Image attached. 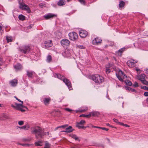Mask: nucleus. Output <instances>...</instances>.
I'll use <instances>...</instances> for the list:
<instances>
[{
  "label": "nucleus",
  "mask_w": 148,
  "mask_h": 148,
  "mask_svg": "<svg viewBox=\"0 0 148 148\" xmlns=\"http://www.w3.org/2000/svg\"><path fill=\"white\" fill-rule=\"evenodd\" d=\"M51 98L50 97L45 98L43 100L44 103L45 105L49 104Z\"/></svg>",
  "instance_id": "nucleus-20"
},
{
  "label": "nucleus",
  "mask_w": 148,
  "mask_h": 148,
  "mask_svg": "<svg viewBox=\"0 0 148 148\" xmlns=\"http://www.w3.org/2000/svg\"><path fill=\"white\" fill-rule=\"evenodd\" d=\"M127 82L126 83V84L127 85L129 86H131L132 85V83L131 82L129 81H127Z\"/></svg>",
  "instance_id": "nucleus-43"
},
{
  "label": "nucleus",
  "mask_w": 148,
  "mask_h": 148,
  "mask_svg": "<svg viewBox=\"0 0 148 148\" xmlns=\"http://www.w3.org/2000/svg\"><path fill=\"white\" fill-rule=\"evenodd\" d=\"M3 107V105L0 104V107Z\"/></svg>",
  "instance_id": "nucleus-63"
},
{
  "label": "nucleus",
  "mask_w": 148,
  "mask_h": 148,
  "mask_svg": "<svg viewBox=\"0 0 148 148\" xmlns=\"http://www.w3.org/2000/svg\"><path fill=\"white\" fill-rule=\"evenodd\" d=\"M91 116V114H89L88 115H86L84 114H82L80 115V117H84L86 118H90Z\"/></svg>",
  "instance_id": "nucleus-33"
},
{
  "label": "nucleus",
  "mask_w": 148,
  "mask_h": 148,
  "mask_svg": "<svg viewBox=\"0 0 148 148\" xmlns=\"http://www.w3.org/2000/svg\"><path fill=\"white\" fill-rule=\"evenodd\" d=\"M146 101H147V103L148 104V98H147V99H146Z\"/></svg>",
  "instance_id": "nucleus-62"
},
{
  "label": "nucleus",
  "mask_w": 148,
  "mask_h": 148,
  "mask_svg": "<svg viewBox=\"0 0 148 148\" xmlns=\"http://www.w3.org/2000/svg\"><path fill=\"white\" fill-rule=\"evenodd\" d=\"M17 100L19 102L21 103V104H18L17 103H15L14 105H12V106L16 109L17 110L21 111L22 112H24L25 111V110L23 109V108H25V107L23 105V102L21 101L20 100L18 99L16 97H15Z\"/></svg>",
  "instance_id": "nucleus-3"
},
{
  "label": "nucleus",
  "mask_w": 148,
  "mask_h": 148,
  "mask_svg": "<svg viewBox=\"0 0 148 148\" xmlns=\"http://www.w3.org/2000/svg\"><path fill=\"white\" fill-rule=\"evenodd\" d=\"M65 110L68 112H71V111H72V110L71 109H70L69 108H66L65 109Z\"/></svg>",
  "instance_id": "nucleus-46"
},
{
  "label": "nucleus",
  "mask_w": 148,
  "mask_h": 148,
  "mask_svg": "<svg viewBox=\"0 0 148 148\" xmlns=\"http://www.w3.org/2000/svg\"><path fill=\"white\" fill-rule=\"evenodd\" d=\"M17 144L19 145H21L23 146H25V145H28V144H22L20 143H18Z\"/></svg>",
  "instance_id": "nucleus-47"
},
{
  "label": "nucleus",
  "mask_w": 148,
  "mask_h": 148,
  "mask_svg": "<svg viewBox=\"0 0 148 148\" xmlns=\"http://www.w3.org/2000/svg\"><path fill=\"white\" fill-rule=\"evenodd\" d=\"M88 108L86 107H83L82 109H79V110H77L76 111V113L78 112H83L87 111L88 110Z\"/></svg>",
  "instance_id": "nucleus-19"
},
{
  "label": "nucleus",
  "mask_w": 148,
  "mask_h": 148,
  "mask_svg": "<svg viewBox=\"0 0 148 148\" xmlns=\"http://www.w3.org/2000/svg\"><path fill=\"white\" fill-rule=\"evenodd\" d=\"M136 71L138 72L139 71H140V70L139 69H136Z\"/></svg>",
  "instance_id": "nucleus-57"
},
{
  "label": "nucleus",
  "mask_w": 148,
  "mask_h": 148,
  "mask_svg": "<svg viewBox=\"0 0 148 148\" xmlns=\"http://www.w3.org/2000/svg\"><path fill=\"white\" fill-rule=\"evenodd\" d=\"M116 74L118 79L121 81L123 82V79L127 78V76L121 70H119Z\"/></svg>",
  "instance_id": "nucleus-5"
},
{
  "label": "nucleus",
  "mask_w": 148,
  "mask_h": 148,
  "mask_svg": "<svg viewBox=\"0 0 148 148\" xmlns=\"http://www.w3.org/2000/svg\"><path fill=\"white\" fill-rule=\"evenodd\" d=\"M144 95L145 96H148V92H144Z\"/></svg>",
  "instance_id": "nucleus-49"
},
{
  "label": "nucleus",
  "mask_w": 148,
  "mask_h": 148,
  "mask_svg": "<svg viewBox=\"0 0 148 148\" xmlns=\"http://www.w3.org/2000/svg\"><path fill=\"white\" fill-rule=\"evenodd\" d=\"M106 72L107 73H109L111 71V70L109 69L108 67H106Z\"/></svg>",
  "instance_id": "nucleus-36"
},
{
  "label": "nucleus",
  "mask_w": 148,
  "mask_h": 148,
  "mask_svg": "<svg viewBox=\"0 0 148 148\" xmlns=\"http://www.w3.org/2000/svg\"><path fill=\"white\" fill-rule=\"evenodd\" d=\"M6 39L7 40V42L8 43L9 42V37L8 36L6 37Z\"/></svg>",
  "instance_id": "nucleus-52"
},
{
  "label": "nucleus",
  "mask_w": 148,
  "mask_h": 148,
  "mask_svg": "<svg viewBox=\"0 0 148 148\" xmlns=\"http://www.w3.org/2000/svg\"><path fill=\"white\" fill-rule=\"evenodd\" d=\"M119 124H120L121 125H124V124L123 123H120V122H119Z\"/></svg>",
  "instance_id": "nucleus-54"
},
{
  "label": "nucleus",
  "mask_w": 148,
  "mask_h": 148,
  "mask_svg": "<svg viewBox=\"0 0 148 148\" xmlns=\"http://www.w3.org/2000/svg\"><path fill=\"white\" fill-rule=\"evenodd\" d=\"M69 39L72 40L74 41L77 40L78 38V35L75 32H71L69 34Z\"/></svg>",
  "instance_id": "nucleus-6"
},
{
  "label": "nucleus",
  "mask_w": 148,
  "mask_h": 148,
  "mask_svg": "<svg viewBox=\"0 0 148 148\" xmlns=\"http://www.w3.org/2000/svg\"><path fill=\"white\" fill-rule=\"evenodd\" d=\"M78 1L82 4L83 5L85 4V1L84 0H78Z\"/></svg>",
  "instance_id": "nucleus-40"
},
{
  "label": "nucleus",
  "mask_w": 148,
  "mask_h": 148,
  "mask_svg": "<svg viewBox=\"0 0 148 148\" xmlns=\"http://www.w3.org/2000/svg\"><path fill=\"white\" fill-rule=\"evenodd\" d=\"M113 120L116 123L118 124H119V122L118 121L117 119H113Z\"/></svg>",
  "instance_id": "nucleus-45"
},
{
  "label": "nucleus",
  "mask_w": 148,
  "mask_h": 148,
  "mask_svg": "<svg viewBox=\"0 0 148 148\" xmlns=\"http://www.w3.org/2000/svg\"><path fill=\"white\" fill-rule=\"evenodd\" d=\"M18 127L20 129H23L25 130H28L29 128V125L28 124H27L23 126L19 127Z\"/></svg>",
  "instance_id": "nucleus-24"
},
{
  "label": "nucleus",
  "mask_w": 148,
  "mask_h": 148,
  "mask_svg": "<svg viewBox=\"0 0 148 148\" xmlns=\"http://www.w3.org/2000/svg\"><path fill=\"white\" fill-rule=\"evenodd\" d=\"M79 35L81 37L85 38L87 35L88 33L85 30H81L79 32Z\"/></svg>",
  "instance_id": "nucleus-14"
},
{
  "label": "nucleus",
  "mask_w": 148,
  "mask_h": 148,
  "mask_svg": "<svg viewBox=\"0 0 148 148\" xmlns=\"http://www.w3.org/2000/svg\"><path fill=\"white\" fill-rule=\"evenodd\" d=\"M14 68L16 71H21L23 68L22 66L19 63H17L14 65Z\"/></svg>",
  "instance_id": "nucleus-12"
},
{
  "label": "nucleus",
  "mask_w": 148,
  "mask_h": 148,
  "mask_svg": "<svg viewBox=\"0 0 148 148\" xmlns=\"http://www.w3.org/2000/svg\"><path fill=\"white\" fill-rule=\"evenodd\" d=\"M126 89L127 90H128L129 91H132V92H135L136 91V90H135L134 89H132L131 88H130V87H128Z\"/></svg>",
  "instance_id": "nucleus-37"
},
{
  "label": "nucleus",
  "mask_w": 148,
  "mask_h": 148,
  "mask_svg": "<svg viewBox=\"0 0 148 148\" xmlns=\"http://www.w3.org/2000/svg\"><path fill=\"white\" fill-rule=\"evenodd\" d=\"M102 42V40L99 38L97 37L95 38L92 41V44L95 45H97L100 44Z\"/></svg>",
  "instance_id": "nucleus-11"
},
{
  "label": "nucleus",
  "mask_w": 148,
  "mask_h": 148,
  "mask_svg": "<svg viewBox=\"0 0 148 148\" xmlns=\"http://www.w3.org/2000/svg\"><path fill=\"white\" fill-rule=\"evenodd\" d=\"M85 123V121L84 120H82L79 122L77 123L81 125H84V124Z\"/></svg>",
  "instance_id": "nucleus-35"
},
{
  "label": "nucleus",
  "mask_w": 148,
  "mask_h": 148,
  "mask_svg": "<svg viewBox=\"0 0 148 148\" xmlns=\"http://www.w3.org/2000/svg\"><path fill=\"white\" fill-rule=\"evenodd\" d=\"M73 130V129L72 128V127L70 126L66 128V130L63 131L62 132H63L70 133L72 132Z\"/></svg>",
  "instance_id": "nucleus-22"
},
{
  "label": "nucleus",
  "mask_w": 148,
  "mask_h": 148,
  "mask_svg": "<svg viewBox=\"0 0 148 148\" xmlns=\"http://www.w3.org/2000/svg\"><path fill=\"white\" fill-rule=\"evenodd\" d=\"M3 64V61L2 59L0 58V66L1 65Z\"/></svg>",
  "instance_id": "nucleus-50"
},
{
  "label": "nucleus",
  "mask_w": 148,
  "mask_h": 148,
  "mask_svg": "<svg viewBox=\"0 0 148 148\" xmlns=\"http://www.w3.org/2000/svg\"><path fill=\"white\" fill-rule=\"evenodd\" d=\"M137 62L133 60H128L127 63V65L130 67H133L135 66V64Z\"/></svg>",
  "instance_id": "nucleus-9"
},
{
  "label": "nucleus",
  "mask_w": 148,
  "mask_h": 148,
  "mask_svg": "<svg viewBox=\"0 0 148 148\" xmlns=\"http://www.w3.org/2000/svg\"><path fill=\"white\" fill-rule=\"evenodd\" d=\"M39 6L41 8H42L43 6H45V4L42 3H40L39 4Z\"/></svg>",
  "instance_id": "nucleus-41"
},
{
  "label": "nucleus",
  "mask_w": 148,
  "mask_h": 148,
  "mask_svg": "<svg viewBox=\"0 0 148 148\" xmlns=\"http://www.w3.org/2000/svg\"><path fill=\"white\" fill-rule=\"evenodd\" d=\"M42 142L41 141H39L38 142H36L35 143V145L36 146H41L42 145L41 144L42 143Z\"/></svg>",
  "instance_id": "nucleus-31"
},
{
  "label": "nucleus",
  "mask_w": 148,
  "mask_h": 148,
  "mask_svg": "<svg viewBox=\"0 0 148 148\" xmlns=\"http://www.w3.org/2000/svg\"><path fill=\"white\" fill-rule=\"evenodd\" d=\"M50 146L51 145L47 141L45 142L44 148H50Z\"/></svg>",
  "instance_id": "nucleus-32"
},
{
  "label": "nucleus",
  "mask_w": 148,
  "mask_h": 148,
  "mask_svg": "<svg viewBox=\"0 0 148 148\" xmlns=\"http://www.w3.org/2000/svg\"><path fill=\"white\" fill-rule=\"evenodd\" d=\"M100 129H102V130H105L106 131H108V129L106 128L105 127H100Z\"/></svg>",
  "instance_id": "nucleus-44"
},
{
  "label": "nucleus",
  "mask_w": 148,
  "mask_h": 148,
  "mask_svg": "<svg viewBox=\"0 0 148 148\" xmlns=\"http://www.w3.org/2000/svg\"><path fill=\"white\" fill-rule=\"evenodd\" d=\"M142 82L144 84L147 85H148V82L145 80V79H144V80H142Z\"/></svg>",
  "instance_id": "nucleus-38"
},
{
  "label": "nucleus",
  "mask_w": 148,
  "mask_h": 148,
  "mask_svg": "<svg viewBox=\"0 0 148 148\" xmlns=\"http://www.w3.org/2000/svg\"><path fill=\"white\" fill-rule=\"evenodd\" d=\"M12 40L11 39L10 37V42H12Z\"/></svg>",
  "instance_id": "nucleus-64"
},
{
  "label": "nucleus",
  "mask_w": 148,
  "mask_h": 148,
  "mask_svg": "<svg viewBox=\"0 0 148 148\" xmlns=\"http://www.w3.org/2000/svg\"><path fill=\"white\" fill-rule=\"evenodd\" d=\"M18 18L20 20L22 21L25 19V16L22 14L19 15Z\"/></svg>",
  "instance_id": "nucleus-30"
},
{
  "label": "nucleus",
  "mask_w": 148,
  "mask_h": 148,
  "mask_svg": "<svg viewBox=\"0 0 148 148\" xmlns=\"http://www.w3.org/2000/svg\"><path fill=\"white\" fill-rule=\"evenodd\" d=\"M91 78L95 83L99 84L101 83L103 81V77L98 74L92 75Z\"/></svg>",
  "instance_id": "nucleus-4"
},
{
  "label": "nucleus",
  "mask_w": 148,
  "mask_h": 148,
  "mask_svg": "<svg viewBox=\"0 0 148 148\" xmlns=\"http://www.w3.org/2000/svg\"><path fill=\"white\" fill-rule=\"evenodd\" d=\"M66 1L64 0H60L57 3V5L59 6H63L65 5Z\"/></svg>",
  "instance_id": "nucleus-21"
},
{
  "label": "nucleus",
  "mask_w": 148,
  "mask_h": 148,
  "mask_svg": "<svg viewBox=\"0 0 148 148\" xmlns=\"http://www.w3.org/2000/svg\"><path fill=\"white\" fill-rule=\"evenodd\" d=\"M56 15L51 13H49L47 15L44 16V17L47 20L53 18L54 17H56Z\"/></svg>",
  "instance_id": "nucleus-13"
},
{
  "label": "nucleus",
  "mask_w": 148,
  "mask_h": 148,
  "mask_svg": "<svg viewBox=\"0 0 148 148\" xmlns=\"http://www.w3.org/2000/svg\"><path fill=\"white\" fill-rule=\"evenodd\" d=\"M31 132L33 134L35 135L36 138H42L45 135L49 134V132H45L42 128L38 126H34L31 128Z\"/></svg>",
  "instance_id": "nucleus-1"
},
{
  "label": "nucleus",
  "mask_w": 148,
  "mask_h": 148,
  "mask_svg": "<svg viewBox=\"0 0 148 148\" xmlns=\"http://www.w3.org/2000/svg\"><path fill=\"white\" fill-rule=\"evenodd\" d=\"M90 114H91V116H98L99 114V112L97 111L95 112H93L90 113Z\"/></svg>",
  "instance_id": "nucleus-25"
},
{
  "label": "nucleus",
  "mask_w": 148,
  "mask_h": 148,
  "mask_svg": "<svg viewBox=\"0 0 148 148\" xmlns=\"http://www.w3.org/2000/svg\"><path fill=\"white\" fill-rule=\"evenodd\" d=\"M52 60V57L51 55H49L47 57L46 61L48 62H50Z\"/></svg>",
  "instance_id": "nucleus-28"
},
{
  "label": "nucleus",
  "mask_w": 148,
  "mask_h": 148,
  "mask_svg": "<svg viewBox=\"0 0 148 148\" xmlns=\"http://www.w3.org/2000/svg\"><path fill=\"white\" fill-rule=\"evenodd\" d=\"M35 73L33 71H27V75L29 77L32 78L34 74Z\"/></svg>",
  "instance_id": "nucleus-23"
},
{
  "label": "nucleus",
  "mask_w": 148,
  "mask_h": 148,
  "mask_svg": "<svg viewBox=\"0 0 148 148\" xmlns=\"http://www.w3.org/2000/svg\"><path fill=\"white\" fill-rule=\"evenodd\" d=\"M8 114L5 113H3L0 115V121L5 120L8 118Z\"/></svg>",
  "instance_id": "nucleus-15"
},
{
  "label": "nucleus",
  "mask_w": 148,
  "mask_h": 148,
  "mask_svg": "<svg viewBox=\"0 0 148 148\" xmlns=\"http://www.w3.org/2000/svg\"><path fill=\"white\" fill-rule=\"evenodd\" d=\"M44 44L45 47H50L52 45V41L51 40L45 41Z\"/></svg>",
  "instance_id": "nucleus-16"
},
{
  "label": "nucleus",
  "mask_w": 148,
  "mask_h": 148,
  "mask_svg": "<svg viewBox=\"0 0 148 148\" xmlns=\"http://www.w3.org/2000/svg\"><path fill=\"white\" fill-rule=\"evenodd\" d=\"M145 75H142L139 76L138 77L139 79L142 82V80H144L145 79Z\"/></svg>",
  "instance_id": "nucleus-34"
},
{
  "label": "nucleus",
  "mask_w": 148,
  "mask_h": 148,
  "mask_svg": "<svg viewBox=\"0 0 148 148\" xmlns=\"http://www.w3.org/2000/svg\"><path fill=\"white\" fill-rule=\"evenodd\" d=\"M60 128L59 126L57 127H56L55 128V130H57L58 128Z\"/></svg>",
  "instance_id": "nucleus-59"
},
{
  "label": "nucleus",
  "mask_w": 148,
  "mask_h": 148,
  "mask_svg": "<svg viewBox=\"0 0 148 148\" xmlns=\"http://www.w3.org/2000/svg\"><path fill=\"white\" fill-rule=\"evenodd\" d=\"M125 5V2L123 1H120L119 4V7L120 8H123Z\"/></svg>",
  "instance_id": "nucleus-27"
},
{
  "label": "nucleus",
  "mask_w": 148,
  "mask_h": 148,
  "mask_svg": "<svg viewBox=\"0 0 148 148\" xmlns=\"http://www.w3.org/2000/svg\"><path fill=\"white\" fill-rule=\"evenodd\" d=\"M11 85L13 87L16 86L18 83V80L16 79H14L12 80L10 82Z\"/></svg>",
  "instance_id": "nucleus-18"
},
{
  "label": "nucleus",
  "mask_w": 148,
  "mask_h": 148,
  "mask_svg": "<svg viewBox=\"0 0 148 148\" xmlns=\"http://www.w3.org/2000/svg\"><path fill=\"white\" fill-rule=\"evenodd\" d=\"M145 72L148 74V69L145 70Z\"/></svg>",
  "instance_id": "nucleus-53"
},
{
  "label": "nucleus",
  "mask_w": 148,
  "mask_h": 148,
  "mask_svg": "<svg viewBox=\"0 0 148 148\" xmlns=\"http://www.w3.org/2000/svg\"><path fill=\"white\" fill-rule=\"evenodd\" d=\"M94 128H100V127H97V126H95Z\"/></svg>",
  "instance_id": "nucleus-61"
},
{
  "label": "nucleus",
  "mask_w": 148,
  "mask_h": 148,
  "mask_svg": "<svg viewBox=\"0 0 148 148\" xmlns=\"http://www.w3.org/2000/svg\"><path fill=\"white\" fill-rule=\"evenodd\" d=\"M134 86L135 87H138V83L136 82H135L134 84Z\"/></svg>",
  "instance_id": "nucleus-42"
},
{
  "label": "nucleus",
  "mask_w": 148,
  "mask_h": 148,
  "mask_svg": "<svg viewBox=\"0 0 148 148\" xmlns=\"http://www.w3.org/2000/svg\"><path fill=\"white\" fill-rule=\"evenodd\" d=\"M24 123V122L23 121H19L18 122V123L20 125H23Z\"/></svg>",
  "instance_id": "nucleus-39"
},
{
  "label": "nucleus",
  "mask_w": 148,
  "mask_h": 148,
  "mask_svg": "<svg viewBox=\"0 0 148 148\" xmlns=\"http://www.w3.org/2000/svg\"><path fill=\"white\" fill-rule=\"evenodd\" d=\"M30 50V48L29 46H25L23 47L22 49L20 48L19 51L24 54H26L29 52Z\"/></svg>",
  "instance_id": "nucleus-7"
},
{
  "label": "nucleus",
  "mask_w": 148,
  "mask_h": 148,
  "mask_svg": "<svg viewBox=\"0 0 148 148\" xmlns=\"http://www.w3.org/2000/svg\"><path fill=\"white\" fill-rule=\"evenodd\" d=\"M32 27V26L31 25H30L29 26H28V28H31Z\"/></svg>",
  "instance_id": "nucleus-60"
},
{
  "label": "nucleus",
  "mask_w": 148,
  "mask_h": 148,
  "mask_svg": "<svg viewBox=\"0 0 148 148\" xmlns=\"http://www.w3.org/2000/svg\"><path fill=\"white\" fill-rule=\"evenodd\" d=\"M106 125L108 126H109V127H111V125L109 123H107Z\"/></svg>",
  "instance_id": "nucleus-58"
},
{
  "label": "nucleus",
  "mask_w": 148,
  "mask_h": 148,
  "mask_svg": "<svg viewBox=\"0 0 148 148\" xmlns=\"http://www.w3.org/2000/svg\"><path fill=\"white\" fill-rule=\"evenodd\" d=\"M66 125H62L61 126H59L60 127V128H64L65 127H66Z\"/></svg>",
  "instance_id": "nucleus-51"
},
{
  "label": "nucleus",
  "mask_w": 148,
  "mask_h": 148,
  "mask_svg": "<svg viewBox=\"0 0 148 148\" xmlns=\"http://www.w3.org/2000/svg\"><path fill=\"white\" fill-rule=\"evenodd\" d=\"M19 4V8H20L23 10H25L27 11L28 13L30 12L31 11L30 9L27 5L21 3H20Z\"/></svg>",
  "instance_id": "nucleus-8"
},
{
  "label": "nucleus",
  "mask_w": 148,
  "mask_h": 148,
  "mask_svg": "<svg viewBox=\"0 0 148 148\" xmlns=\"http://www.w3.org/2000/svg\"><path fill=\"white\" fill-rule=\"evenodd\" d=\"M76 126L79 129H80L81 128L83 129H85L86 128V127H84L83 126V125H81L77 123H76Z\"/></svg>",
  "instance_id": "nucleus-29"
},
{
  "label": "nucleus",
  "mask_w": 148,
  "mask_h": 148,
  "mask_svg": "<svg viewBox=\"0 0 148 148\" xmlns=\"http://www.w3.org/2000/svg\"><path fill=\"white\" fill-rule=\"evenodd\" d=\"M2 28V26L0 24V30H1Z\"/></svg>",
  "instance_id": "nucleus-55"
},
{
  "label": "nucleus",
  "mask_w": 148,
  "mask_h": 148,
  "mask_svg": "<svg viewBox=\"0 0 148 148\" xmlns=\"http://www.w3.org/2000/svg\"><path fill=\"white\" fill-rule=\"evenodd\" d=\"M124 126H125L126 127H130V126H129L128 125L126 124H124Z\"/></svg>",
  "instance_id": "nucleus-56"
},
{
  "label": "nucleus",
  "mask_w": 148,
  "mask_h": 148,
  "mask_svg": "<svg viewBox=\"0 0 148 148\" xmlns=\"http://www.w3.org/2000/svg\"><path fill=\"white\" fill-rule=\"evenodd\" d=\"M125 48H122L121 49L118 51L116 52V55L118 56H121L122 55V53L123 52L125 51Z\"/></svg>",
  "instance_id": "nucleus-17"
},
{
  "label": "nucleus",
  "mask_w": 148,
  "mask_h": 148,
  "mask_svg": "<svg viewBox=\"0 0 148 148\" xmlns=\"http://www.w3.org/2000/svg\"><path fill=\"white\" fill-rule=\"evenodd\" d=\"M55 76V77H56L62 80L70 90H71L72 88L71 82L69 79L66 78H64L63 76L59 74H56Z\"/></svg>",
  "instance_id": "nucleus-2"
},
{
  "label": "nucleus",
  "mask_w": 148,
  "mask_h": 148,
  "mask_svg": "<svg viewBox=\"0 0 148 148\" xmlns=\"http://www.w3.org/2000/svg\"><path fill=\"white\" fill-rule=\"evenodd\" d=\"M61 43L63 46H68L70 45V42L68 39H64L61 40Z\"/></svg>",
  "instance_id": "nucleus-10"
},
{
  "label": "nucleus",
  "mask_w": 148,
  "mask_h": 148,
  "mask_svg": "<svg viewBox=\"0 0 148 148\" xmlns=\"http://www.w3.org/2000/svg\"><path fill=\"white\" fill-rule=\"evenodd\" d=\"M70 136L76 140H78L79 141H80V140L79 139V138L76 135L72 134L70 135Z\"/></svg>",
  "instance_id": "nucleus-26"
},
{
  "label": "nucleus",
  "mask_w": 148,
  "mask_h": 148,
  "mask_svg": "<svg viewBox=\"0 0 148 148\" xmlns=\"http://www.w3.org/2000/svg\"><path fill=\"white\" fill-rule=\"evenodd\" d=\"M143 88L146 90H148V88L145 86H144L143 87Z\"/></svg>",
  "instance_id": "nucleus-48"
}]
</instances>
